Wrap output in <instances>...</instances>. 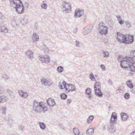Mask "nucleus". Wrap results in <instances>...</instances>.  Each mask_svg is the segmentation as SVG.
<instances>
[{
    "mask_svg": "<svg viewBox=\"0 0 135 135\" xmlns=\"http://www.w3.org/2000/svg\"><path fill=\"white\" fill-rule=\"evenodd\" d=\"M0 31L1 32L4 33H5L7 32L8 30L7 28L4 26L1 27Z\"/></svg>",
    "mask_w": 135,
    "mask_h": 135,
    "instance_id": "25",
    "label": "nucleus"
},
{
    "mask_svg": "<svg viewBox=\"0 0 135 135\" xmlns=\"http://www.w3.org/2000/svg\"><path fill=\"white\" fill-rule=\"evenodd\" d=\"M106 127L105 126H104L103 127V128L102 130L103 131L105 130L106 129Z\"/></svg>",
    "mask_w": 135,
    "mask_h": 135,
    "instance_id": "53",
    "label": "nucleus"
},
{
    "mask_svg": "<svg viewBox=\"0 0 135 135\" xmlns=\"http://www.w3.org/2000/svg\"><path fill=\"white\" fill-rule=\"evenodd\" d=\"M127 27L128 28H130L131 27V25L129 21H127L126 22Z\"/></svg>",
    "mask_w": 135,
    "mask_h": 135,
    "instance_id": "43",
    "label": "nucleus"
},
{
    "mask_svg": "<svg viewBox=\"0 0 135 135\" xmlns=\"http://www.w3.org/2000/svg\"><path fill=\"white\" fill-rule=\"evenodd\" d=\"M130 95L128 93H125L124 95V98L126 99H128L130 98Z\"/></svg>",
    "mask_w": 135,
    "mask_h": 135,
    "instance_id": "39",
    "label": "nucleus"
},
{
    "mask_svg": "<svg viewBox=\"0 0 135 135\" xmlns=\"http://www.w3.org/2000/svg\"><path fill=\"white\" fill-rule=\"evenodd\" d=\"M91 89L89 88H88L86 89L85 94L86 95H89L91 93Z\"/></svg>",
    "mask_w": 135,
    "mask_h": 135,
    "instance_id": "30",
    "label": "nucleus"
},
{
    "mask_svg": "<svg viewBox=\"0 0 135 135\" xmlns=\"http://www.w3.org/2000/svg\"><path fill=\"white\" fill-rule=\"evenodd\" d=\"M33 54L32 51L28 50L26 52V55L28 58L32 59L33 57Z\"/></svg>",
    "mask_w": 135,
    "mask_h": 135,
    "instance_id": "19",
    "label": "nucleus"
},
{
    "mask_svg": "<svg viewBox=\"0 0 135 135\" xmlns=\"http://www.w3.org/2000/svg\"><path fill=\"white\" fill-rule=\"evenodd\" d=\"M100 84L99 83H95L94 86L95 95L99 97H101L103 96V93L100 90Z\"/></svg>",
    "mask_w": 135,
    "mask_h": 135,
    "instance_id": "4",
    "label": "nucleus"
},
{
    "mask_svg": "<svg viewBox=\"0 0 135 135\" xmlns=\"http://www.w3.org/2000/svg\"><path fill=\"white\" fill-rule=\"evenodd\" d=\"M120 90H121V89H118L117 90V91H119V92H120Z\"/></svg>",
    "mask_w": 135,
    "mask_h": 135,
    "instance_id": "58",
    "label": "nucleus"
},
{
    "mask_svg": "<svg viewBox=\"0 0 135 135\" xmlns=\"http://www.w3.org/2000/svg\"><path fill=\"white\" fill-rule=\"evenodd\" d=\"M116 17L119 21V23L121 25H122L124 23V22L122 20V18L119 15H117L116 16Z\"/></svg>",
    "mask_w": 135,
    "mask_h": 135,
    "instance_id": "27",
    "label": "nucleus"
},
{
    "mask_svg": "<svg viewBox=\"0 0 135 135\" xmlns=\"http://www.w3.org/2000/svg\"><path fill=\"white\" fill-rule=\"evenodd\" d=\"M24 20H23L22 21H21V22L22 23V24L24 25L25 23L23 22V21Z\"/></svg>",
    "mask_w": 135,
    "mask_h": 135,
    "instance_id": "57",
    "label": "nucleus"
},
{
    "mask_svg": "<svg viewBox=\"0 0 135 135\" xmlns=\"http://www.w3.org/2000/svg\"><path fill=\"white\" fill-rule=\"evenodd\" d=\"M39 36L36 33H34L32 35V39L34 42H36L38 41L39 39Z\"/></svg>",
    "mask_w": 135,
    "mask_h": 135,
    "instance_id": "18",
    "label": "nucleus"
},
{
    "mask_svg": "<svg viewBox=\"0 0 135 135\" xmlns=\"http://www.w3.org/2000/svg\"><path fill=\"white\" fill-rule=\"evenodd\" d=\"M102 56L103 58H108L109 57V53L107 51H104L103 50L102 51Z\"/></svg>",
    "mask_w": 135,
    "mask_h": 135,
    "instance_id": "21",
    "label": "nucleus"
},
{
    "mask_svg": "<svg viewBox=\"0 0 135 135\" xmlns=\"http://www.w3.org/2000/svg\"><path fill=\"white\" fill-rule=\"evenodd\" d=\"M7 119L6 118H5V120H6Z\"/></svg>",
    "mask_w": 135,
    "mask_h": 135,
    "instance_id": "60",
    "label": "nucleus"
},
{
    "mask_svg": "<svg viewBox=\"0 0 135 135\" xmlns=\"http://www.w3.org/2000/svg\"><path fill=\"white\" fill-rule=\"evenodd\" d=\"M57 71L60 73H62L64 71L63 68L62 66H59L57 67Z\"/></svg>",
    "mask_w": 135,
    "mask_h": 135,
    "instance_id": "31",
    "label": "nucleus"
},
{
    "mask_svg": "<svg viewBox=\"0 0 135 135\" xmlns=\"http://www.w3.org/2000/svg\"><path fill=\"white\" fill-rule=\"evenodd\" d=\"M22 95H23L22 96V97L23 98H26L28 96V95L27 93L24 92L23 94H22Z\"/></svg>",
    "mask_w": 135,
    "mask_h": 135,
    "instance_id": "37",
    "label": "nucleus"
},
{
    "mask_svg": "<svg viewBox=\"0 0 135 135\" xmlns=\"http://www.w3.org/2000/svg\"><path fill=\"white\" fill-rule=\"evenodd\" d=\"M62 84L63 85L64 88L65 89L66 91L67 92L70 91H76V87L73 85L66 84V82L64 81H62Z\"/></svg>",
    "mask_w": 135,
    "mask_h": 135,
    "instance_id": "5",
    "label": "nucleus"
},
{
    "mask_svg": "<svg viewBox=\"0 0 135 135\" xmlns=\"http://www.w3.org/2000/svg\"><path fill=\"white\" fill-rule=\"evenodd\" d=\"M83 22H85V18H84V19L83 20Z\"/></svg>",
    "mask_w": 135,
    "mask_h": 135,
    "instance_id": "59",
    "label": "nucleus"
},
{
    "mask_svg": "<svg viewBox=\"0 0 135 135\" xmlns=\"http://www.w3.org/2000/svg\"><path fill=\"white\" fill-rule=\"evenodd\" d=\"M44 47L43 48V50L46 53H48L49 52V49L47 47L46 45H44Z\"/></svg>",
    "mask_w": 135,
    "mask_h": 135,
    "instance_id": "36",
    "label": "nucleus"
},
{
    "mask_svg": "<svg viewBox=\"0 0 135 135\" xmlns=\"http://www.w3.org/2000/svg\"><path fill=\"white\" fill-rule=\"evenodd\" d=\"M78 135H82L83 134V132H78Z\"/></svg>",
    "mask_w": 135,
    "mask_h": 135,
    "instance_id": "51",
    "label": "nucleus"
},
{
    "mask_svg": "<svg viewBox=\"0 0 135 135\" xmlns=\"http://www.w3.org/2000/svg\"><path fill=\"white\" fill-rule=\"evenodd\" d=\"M2 77L4 79H7L9 78V77L7 76L5 74L3 75L2 76Z\"/></svg>",
    "mask_w": 135,
    "mask_h": 135,
    "instance_id": "42",
    "label": "nucleus"
},
{
    "mask_svg": "<svg viewBox=\"0 0 135 135\" xmlns=\"http://www.w3.org/2000/svg\"><path fill=\"white\" fill-rule=\"evenodd\" d=\"M91 95H90H90H88V97L89 98V99H91Z\"/></svg>",
    "mask_w": 135,
    "mask_h": 135,
    "instance_id": "55",
    "label": "nucleus"
},
{
    "mask_svg": "<svg viewBox=\"0 0 135 135\" xmlns=\"http://www.w3.org/2000/svg\"><path fill=\"white\" fill-rule=\"evenodd\" d=\"M61 98L63 99H65L67 98V95L65 93H62L60 95Z\"/></svg>",
    "mask_w": 135,
    "mask_h": 135,
    "instance_id": "33",
    "label": "nucleus"
},
{
    "mask_svg": "<svg viewBox=\"0 0 135 135\" xmlns=\"http://www.w3.org/2000/svg\"><path fill=\"white\" fill-rule=\"evenodd\" d=\"M89 78L92 81H94L95 79L94 75L92 73H91L90 74Z\"/></svg>",
    "mask_w": 135,
    "mask_h": 135,
    "instance_id": "32",
    "label": "nucleus"
},
{
    "mask_svg": "<svg viewBox=\"0 0 135 135\" xmlns=\"http://www.w3.org/2000/svg\"><path fill=\"white\" fill-rule=\"evenodd\" d=\"M117 60L119 62H120L121 67L124 69H127L131 71L134 72L135 67L132 66V64L128 60L123 58L122 56H119L117 57Z\"/></svg>",
    "mask_w": 135,
    "mask_h": 135,
    "instance_id": "1",
    "label": "nucleus"
},
{
    "mask_svg": "<svg viewBox=\"0 0 135 135\" xmlns=\"http://www.w3.org/2000/svg\"><path fill=\"white\" fill-rule=\"evenodd\" d=\"M62 10L66 12L70 13L71 11V6L70 4L66 2L63 3L62 5Z\"/></svg>",
    "mask_w": 135,
    "mask_h": 135,
    "instance_id": "9",
    "label": "nucleus"
},
{
    "mask_svg": "<svg viewBox=\"0 0 135 135\" xmlns=\"http://www.w3.org/2000/svg\"><path fill=\"white\" fill-rule=\"evenodd\" d=\"M23 92H24L23 91L21 90H20L18 91V94L20 95V96H21V97L23 95H22V94H23Z\"/></svg>",
    "mask_w": 135,
    "mask_h": 135,
    "instance_id": "41",
    "label": "nucleus"
},
{
    "mask_svg": "<svg viewBox=\"0 0 135 135\" xmlns=\"http://www.w3.org/2000/svg\"><path fill=\"white\" fill-rule=\"evenodd\" d=\"M76 46L78 47H80L81 45V43L78 41L76 40L75 42Z\"/></svg>",
    "mask_w": 135,
    "mask_h": 135,
    "instance_id": "34",
    "label": "nucleus"
},
{
    "mask_svg": "<svg viewBox=\"0 0 135 135\" xmlns=\"http://www.w3.org/2000/svg\"><path fill=\"white\" fill-rule=\"evenodd\" d=\"M113 124L110 122L107 128V131L111 133H114L115 131V129L114 127Z\"/></svg>",
    "mask_w": 135,
    "mask_h": 135,
    "instance_id": "13",
    "label": "nucleus"
},
{
    "mask_svg": "<svg viewBox=\"0 0 135 135\" xmlns=\"http://www.w3.org/2000/svg\"><path fill=\"white\" fill-rule=\"evenodd\" d=\"M7 92L10 95H13V92L9 89H7L6 90Z\"/></svg>",
    "mask_w": 135,
    "mask_h": 135,
    "instance_id": "35",
    "label": "nucleus"
},
{
    "mask_svg": "<svg viewBox=\"0 0 135 135\" xmlns=\"http://www.w3.org/2000/svg\"><path fill=\"white\" fill-rule=\"evenodd\" d=\"M4 17L2 16V14L0 12V20H2Z\"/></svg>",
    "mask_w": 135,
    "mask_h": 135,
    "instance_id": "49",
    "label": "nucleus"
},
{
    "mask_svg": "<svg viewBox=\"0 0 135 135\" xmlns=\"http://www.w3.org/2000/svg\"><path fill=\"white\" fill-rule=\"evenodd\" d=\"M41 7L42 8L46 9L47 7V5L45 3H42L41 4Z\"/></svg>",
    "mask_w": 135,
    "mask_h": 135,
    "instance_id": "38",
    "label": "nucleus"
},
{
    "mask_svg": "<svg viewBox=\"0 0 135 135\" xmlns=\"http://www.w3.org/2000/svg\"><path fill=\"white\" fill-rule=\"evenodd\" d=\"M94 132V129L93 128H90L88 129L86 131V133L89 135H92Z\"/></svg>",
    "mask_w": 135,
    "mask_h": 135,
    "instance_id": "24",
    "label": "nucleus"
},
{
    "mask_svg": "<svg viewBox=\"0 0 135 135\" xmlns=\"http://www.w3.org/2000/svg\"><path fill=\"white\" fill-rule=\"evenodd\" d=\"M47 104L50 107H53L56 104L54 100L52 98H49L47 100Z\"/></svg>",
    "mask_w": 135,
    "mask_h": 135,
    "instance_id": "17",
    "label": "nucleus"
},
{
    "mask_svg": "<svg viewBox=\"0 0 135 135\" xmlns=\"http://www.w3.org/2000/svg\"><path fill=\"white\" fill-rule=\"evenodd\" d=\"M0 110L3 114H5L7 110L6 107L5 106H2Z\"/></svg>",
    "mask_w": 135,
    "mask_h": 135,
    "instance_id": "26",
    "label": "nucleus"
},
{
    "mask_svg": "<svg viewBox=\"0 0 135 135\" xmlns=\"http://www.w3.org/2000/svg\"><path fill=\"white\" fill-rule=\"evenodd\" d=\"M94 118V117L93 115L90 116L89 118L87 119V122L88 123H90L92 122Z\"/></svg>",
    "mask_w": 135,
    "mask_h": 135,
    "instance_id": "28",
    "label": "nucleus"
},
{
    "mask_svg": "<svg viewBox=\"0 0 135 135\" xmlns=\"http://www.w3.org/2000/svg\"><path fill=\"white\" fill-rule=\"evenodd\" d=\"M92 29V27L90 26L86 27L83 30V34L84 35H86L89 34L90 32Z\"/></svg>",
    "mask_w": 135,
    "mask_h": 135,
    "instance_id": "14",
    "label": "nucleus"
},
{
    "mask_svg": "<svg viewBox=\"0 0 135 135\" xmlns=\"http://www.w3.org/2000/svg\"><path fill=\"white\" fill-rule=\"evenodd\" d=\"M125 41V44H131L134 41V36L133 35H129L127 38L126 37V39Z\"/></svg>",
    "mask_w": 135,
    "mask_h": 135,
    "instance_id": "15",
    "label": "nucleus"
},
{
    "mask_svg": "<svg viewBox=\"0 0 135 135\" xmlns=\"http://www.w3.org/2000/svg\"><path fill=\"white\" fill-rule=\"evenodd\" d=\"M84 10H80L79 9H77L75 11L74 16L75 18L80 17L84 14Z\"/></svg>",
    "mask_w": 135,
    "mask_h": 135,
    "instance_id": "12",
    "label": "nucleus"
},
{
    "mask_svg": "<svg viewBox=\"0 0 135 135\" xmlns=\"http://www.w3.org/2000/svg\"><path fill=\"white\" fill-rule=\"evenodd\" d=\"M100 67L102 68V70L104 71L105 70V67L104 65L102 64L101 65Z\"/></svg>",
    "mask_w": 135,
    "mask_h": 135,
    "instance_id": "46",
    "label": "nucleus"
},
{
    "mask_svg": "<svg viewBox=\"0 0 135 135\" xmlns=\"http://www.w3.org/2000/svg\"><path fill=\"white\" fill-rule=\"evenodd\" d=\"M59 87L61 89H62L64 88V86H63V85L62 84H61L60 83H59Z\"/></svg>",
    "mask_w": 135,
    "mask_h": 135,
    "instance_id": "44",
    "label": "nucleus"
},
{
    "mask_svg": "<svg viewBox=\"0 0 135 135\" xmlns=\"http://www.w3.org/2000/svg\"><path fill=\"white\" fill-rule=\"evenodd\" d=\"M130 135H135V131L131 133Z\"/></svg>",
    "mask_w": 135,
    "mask_h": 135,
    "instance_id": "52",
    "label": "nucleus"
},
{
    "mask_svg": "<svg viewBox=\"0 0 135 135\" xmlns=\"http://www.w3.org/2000/svg\"><path fill=\"white\" fill-rule=\"evenodd\" d=\"M133 93H135V90L132 89L131 91Z\"/></svg>",
    "mask_w": 135,
    "mask_h": 135,
    "instance_id": "54",
    "label": "nucleus"
},
{
    "mask_svg": "<svg viewBox=\"0 0 135 135\" xmlns=\"http://www.w3.org/2000/svg\"><path fill=\"white\" fill-rule=\"evenodd\" d=\"M98 26V31L101 35H105L108 33V27L104 26V24L101 23H100Z\"/></svg>",
    "mask_w": 135,
    "mask_h": 135,
    "instance_id": "6",
    "label": "nucleus"
},
{
    "mask_svg": "<svg viewBox=\"0 0 135 135\" xmlns=\"http://www.w3.org/2000/svg\"><path fill=\"white\" fill-rule=\"evenodd\" d=\"M38 58L40 61L42 63H47L50 62V58L49 56L47 55H40L39 56Z\"/></svg>",
    "mask_w": 135,
    "mask_h": 135,
    "instance_id": "11",
    "label": "nucleus"
},
{
    "mask_svg": "<svg viewBox=\"0 0 135 135\" xmlns=\"http://www.w3.org/2000/svg\"><path fill=\"white\" fill-rule=\"evenodd\" d=\"M77 31V28H75L74 29L73 32L75 33Z\"/></svg>",
    "mask_w": 135,
    "mask_h": 135,
    "instance_id": "50",
    "label": "nucleus"
},
{
    "mask_svg": "<svg viewBox=\"0 0 135 135\" xmlns=\"http://www.w3.org/2000/svg\"><path fill=\"white\" fill-rule=\"evenodd\" d=\"M121 119L123 121H126L128 118L127 115L125 113H121L120 114Z\"/></svg>",
    "mask_w": 135,
    "mask_h": 135,
    "instance_id": "20",
    "label": "nucleus"
},
{
    "mask_svg": "<svg viewBox=\"0 0 135 135\" xmlns=\"http://www.w3.org/2000/svg\"><path fill=\"white\" fill-rule=\"evenodd\" d=\"M38 123L39 126L41 129L44 130L46 126L44 122H38Z\"/></svg>",
    "mask_w": 135,
    "mask_h": 135,
    "instance_id": "23",
    "label": "nucleus"
},
{
    "mask_svg": "<svg viewBox=\"0 0 135 135\" xmlns=\"http://www.w3.org/2000/svg\"><path fill=\"white\" fill-rule=\"evenodd\" d=\"M117 116L115 112H113L111 115L110 122L114 123L117 120Z\"/></svg>",
    "mask_w": 135,
    "mask_h": 135,
    "instance_id": "16",
    "label": "nucleus"
},
{
    "mask_svg": "<svg viewBox=\"0 0 135 135\" xmlns=\"http://www.w3.org/2000/svg\"><path fill=\"white\" fill-rule=\"evenodd\" d=\"M26 23L27 22V20H26Z\"/></svg>",
    "mask_w": 135,
    "mask_h": 135,
    "instance_id": "61",
    "label": "nucleus"
},
{
    "mask_svg": "<svg viewBox=\"0 0 135 135\" xmlns=\"http://www.w3.org/2000/svg\"><path fill=\"white\" fill-rule=\"evenodd\" d=\"M2 100V97L0 96V102H1Z\"/></svg>",
    "mask_w": 135,
    "mask_h": 135,
    "instance_id": "56",
    "label": "nucleus"
},
{
    "mask_svg": "<svg viewBox=\"0 0 135 135\" xmlns=\"http://www.w3.org/2000/svg\"><path fill=\"white\" fill-rule=\"evenodd\" d=\"M131 57L129 56H126L125 59L128 60L130 61V62L132 64V66H134L135 61V50H132L130 53Z\"/></svg>",
    "mask_w": 135,
    "mask_h": 135,
    "instance_id": "8",
    "label": "nucleus"
},
{
    "mask_svg": "<svg viewBox=\"0 0 135 135\" xmlns=\"http://www.w3.org/2000/svg\"><path fill=\"white\" fill-rule=\"evenodd\" d=\"M42 84L45 86H49L52 84V80L49 78H43L41 80Z\"/></svg>",
    "mask_w": 135,
    "mask_h": 135,
    "instance_id": "7",
    "label": "nucleus"
},
{
    "mask_svg": "<svg viewBox=\"0 0 135 135\" xmlns=\"http://www.w3.org/2000/svg\"><path fill=\"white\" fill-rule=\"evenodd\" d=\"M108 84L109 85H112L113 82H112V81L110 79H109V80H108Z\"/></svg>",
    "mask_w": 135,
    "mask_h": 135,
    "instance_id": "47",
    "label": "nucleus"
},
{
    "mask_svg": "<svg viewBox=\"0 0 135 135\" xmlns=\"http://www.w3.org/2000/svg\"><path fill=\"white\" fill-rule=\"evenodd\" d=\"M73 132L75 135H78V132L79 131L78 129L76 127L74 128L73 129Z\"/></svg>",
    "mask_w": 135,
    "mask_h": 135,
    "instance_id": "29",
    "label": "nucleus"
},
{
    "mask_svg": "<svg viewBox=\"0 0 135 135\" xmlns=\"http://www.w3.org/2000/svg\"><path fill=\"white\" fill-rule=\"evenodd\" d=\"M116 38L117 40L120 43H124L126 39V37L124 35L119 32H118L117 33Z\"/></svg>",
    "mask_w": 135,
    "mask_h": 135,
    "instance_id": "10",
    "label": "nucleus"
},
{
    "mask_svg": "<svg viewBox=\"0 0 135 135\" xmlns=\"http://www.w3.org/2000/svg\"><path fill=\"white\" fill-rule=\"evenodd\" d=\"M72 100V99H67V104H70V103H71Z\"/></svg>",
    "mask_w": 135,
    "mask_h": 135,
    "instance_id": "45",
    "label": "nucleus"
},
{
    "mask_svg": "<svg viewBox=\"0 0 135 135\" xmlns=\"http://www.w3.org/2000/svg\"><path fill=\"white\" fill-rule=\"evenodd\" d=\"M127 86L129 88L132 89L133 87V83L130 80H128L126 83Z\"/></svg>",
    "mask_w": 135,
    "mask_h": 135,
    "instance_id": "22",
    "label": "nucleus"
},
{
    "mask_svg": "<svg viewBox=\"0 0 135 135\" xmlns=\"http://www.w3.org/2000/svg\"><path fill=\"white\" fill-rule=\"evenodd\" d=\"M20 129L23 131L24 129V127L22 125H20L19 127Z\"/></svg>",
    "mask_w": 135,
    "mask_h": 135,
    "instance_id": "48",
    "label": "nucleus"
},
{
    "mask_svg": "<svg viewBox=\"0 0 135 135\" xmlns=\"http://www.w3.org/2000/svg\"><path fill=\"white\" fill-rule=\"evenodd\" d=\"M11 5L15 8L18 13H22L24 11V8L21 1L20 0H10Z\"/></svg>",
    "mask_w": 135,
    "mask_h": 135,
    "instance_id": "3",
    "label": "nucleus"
},
{
    "mask_svg": "<svg viewBox=\"0 0 135 135\" xmlns=\"http://www.w3.org/2000/svg\"><path fill=\"white\" fill-rule=\"evenodd\" d=\"M32 110L36 113H40L45 112L47 110V108L42 102H38L35 100L33 102Z\"/></svg>",
    "mask_w": 135,
    "mask_h": 135,
    "instance_id": "2",
    "label": "nucleus"
},
{
    "mask_svg": "<svg viewBox=\"0 0 135 135\" xmlns=\"http://www.w3.org/2000/svg\"><path fill=\"white\" fill-rule=\"evenodd\" d=\"M12 120L11 119H8V124L9 125V126H11L12 124Z\"/></svg>",
    "mask_w": 135,
    "mask_h": 135,
    "instance_id": "40",
    "label": "nucleus"
}]
</instances>
